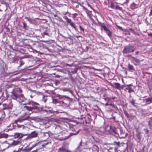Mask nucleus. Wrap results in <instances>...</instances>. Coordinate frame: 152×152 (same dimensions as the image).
<instances>
[{"instance_id": "f257e3e1", "label": "nucleus", "mask_w": 152, "mask_h": 152, "mask_svg": "<svg viewBox=\"0 0 152 152\" xmlns=\"http://www.w3.org/2000/svg\"><path fill=\"white\" fill-rule=\"evenodd\" d=\"M22 91L20 88H18L13 89L11 92V97L13 99L16 100L19 103L25 102L24 104L26 105L23 108L24 110L32 111L33 110L38 109V103L32 100L25 101L26 99L23 94H20Z\"/></svg>"}, {"instance_id": "f03ea898", "label": "nucleus", "mask_w": 152, "mask_h": 152, "mask_svg": "<svg viewBox=\"0 0 152 152\" xmlns=\"http://www.w3.org/2000/svg\"><path fill=\"white\" fill-rule=\"evenodd\" d=\"M79 131L76 133H70L69 134L67 132H63L60 133L58 136V139L60 140H63L69 138L70 137L78 134Z\"/></svg>"}, {"instance_id": "7ed1b4c3", "label": "nucleus", "mask_w": 152, "mask_h": 152, "mask_svg": "<svg viewBox=\"0 0 152 152\" xmlns=\"http://www.w3.org/2000/svg\"><path fill=\"white\" fill-rule=\"evenodd\" d=\"M134 47L131 45H128L125 47L123 50V53L124 54H127L129 53L133 52L134 50Z\"/></svg>"}, {"instance_id": "20e7f679", "label": "nucleus", "mask_w": 152, "mask_h": 152, "mask_svg": "<svg viewBox=\"0 0 152 152\" xmlns=\"http://www.w3.org/2000/svg\"><path fill=\"white\" fill-rule=\"evenodd\" d=\"M11 143H9V145L10 146H14L17 145H19L22 144L23 140H18L16 141L12 140Z\"/></svg>"}, {"instance_id": "39448f33", "label": "nucleus", "mask_w": 152, "mask_h": 152, "mask_svg": "<svg viewBox=\"0 0 152 152\" xmlns=\"http://www.w3.org/2000/svg\"><path fill=\"white\" fill-rule=\"evenodd\" d=\"M28 135V137L25 139L26 140L29 138L31 139L37 137L38 135V133L37 132L34 131L31 132V134Z\"/></svg>"}, {"instance_id": "423d86ee", "label": "nucleus", "mask_w": 152, "mask_h": 152, "mask_svg": "<svg viewBox=\"0 0 152 152\" xmlns=\"http://www.w3.org/2000/svg\"><path fill=\"white\" fill-rule=\"evenodd\" d=\"M28 134H23L22 133H15L14 134V136L15 138H21L23 136H27Z\"/></svg>"}, {"instance_id": "0eeeda50", "label": "nucleus", "mask_w": 152, "mask_h": 152, "mask_svg": "<svg viewBox=\"0 0 152 152\" xmlns=\"http://www.w3.org/2000/svg\"><path fill=\"white\" fill-rule=\"evenodd\" d=\"M4 107V110L7 109H11L12 107V103H10L9 104H3Z\"/></svg>"}, {"instance_id": "6e6552de", "label": "nucleus", "mask_w": 152, "mask_h": 152, "mask_svg": "<svg viewBox=\"0 0 152 152\" xmlns=\"http://www.w3.org/2000/svg\"><path fill=\"white\" fill-rule=\"evenodd\" d=\"M68 151L65 148V146L64 145L58 149V152H68Z\"/></svg>"}, {"instance_id": "1a4fd4ad", "label": "nucleus", "mask_w": 152, "mask_h": 152, "mask_svg": "<svg viewBox=\"0 0 152 152\" xmlns=\"http://www.w3.org/2000/svg\"><path fill=\"white\" fill-rule=\"evenodd\" d=\"M29 116H28L26 118H18V119L15 121V122L16 123L19 122H23V121L27 120H28L29 118Z\"/></svg>"}, {"instance_id": "9d476101", "label": "nucleus", "mask_w": 152, "mask_h": 152, "mask_svg": "<svg viewBox=\"0 0 152 152\" xmlns=\"http://www.w3.org/2000/svg\"><path fill=\"white\" fill-rule=\"evenodd\" d=\"M5 116V113L3 111L0 112V124L1 123Z\"/></svg>"}, {"instance_id": "9b49d317", "label": "nucleus", "mask_w": 152, "mask_h": 152, "mask_svg": "<svg viewBox=\"0 0 152 152\" xmlns=\"http://www.w3.org/2000/svg\"><path fill=\"white\" fill-rule=\"evenodd\" d=\"M37 145V144H35L34 145H33L31 147L24 149L23 150V151H26V152H29L33 148L36 146Z\"/></svg>"}, {"instance_id": "f8f14e48", "label": "nucleus", "mask_w": 152, "mask_h": 152, "mask_svg": "<svg viewBox=\"0 0 152 152\" xmlns=\"http://www.w3.org/2000/svg\"><path fill=\"white\" fill-rule=\"evenodd\" d=\"M136 136L138 139V140H137V142H139L141 140V136L140 134V133L138 131H136Z\"/></svg>"}, {"instance_id": "ddd939ff", "label": "nucleus", "mask_w": 152, "mask_h": 152, "mask_svg": "<svg viewBox=\"0 0 152 152\" xmlns=\"http://www.w3.org/2000/svg\"><path fill=\"white\" fill-rule=\"evenodd\" d=\"M99 148L96 145H94L92 148L93 152H99Z\"/></svg>"}, {"instance_id": "4468645a", "label": "nucleus", "mask_w": 152, "mask_h": 152, "mask_svg": "<svg viewBox=\"0 0 152 152\" xmlns=\"http://www.w3.org/2000/svg\"><path fill=\"white\" fill-rule=\"evenodd\" d=\"M105 31L106 33L110 37H111L112 36V32L107 28H106Z\"/></svg>"}, {"instance_id": "2eb2a0df", "label": "nucleus", "mask_w": 152, "mask_h": 152, "mask_svg": "<svg viewBox=\"0 0 152 152\" xmlns=\"http://www.w3.org/2000/svg\"><path fill=\"white\" fill-rule=\"evenodd\" d=\"M8 134H0V138H7L8 137Z\"/></svg>"}, {"instance_id": "dca6fc26", "label": "nucleus", "mask_w": 152, "mask_h": 152, "mask_svg": "<svg viewBox=\"0 0 152 152\" xmlns=\"http://www.w3.org/2000/svg\"><path fill=\"white\" fill-rule=\"evenodd\" d=\"M70 26L73 27L75 29L76 31L77 30V26L75 25V24L73 22L71 23L70 24Z\"/></svg>"}, {"instance_id": "f3484780", "label": "nucleus", "mask_w": 152, "mask_h": 152, "mask_svg": "<svg viewBox=\"0 0 152 152\" xmlns=\"http://www.w3.org/2000/svg\"><path fill=\"white\" fill-rule=\"evenodd\" d=\"M115 87L116 88L120 90L121 88V86L120 84L118 83H115Z\"/></svg>"}, {"instance_id": "a211bd4d", "label": "nucleus", "mask_w": 152, "mask_h": 152, "mask_svg": "<svg viewBox=\"0 0 152 152\" xmlns=\"http://www.w3.org/2000/svg\"><path fill=\"white\" fill-rule=\"evenodd\" d=\"M98 23L103 28L104 30H106V29L107 28L105 26V25L103 23H102L99 22H98Z\"/></svg>"}, {"instance_id": "6ab92c4d", "label": "nucleus", "mask_w": 152, "mask_h": 152, "mask_svg": "<svg viewBox=\"0 0 152 152\" xmlns=\"http://www.w3.org/2000/svg\"><path fill=\"white\" fill-rule=\"evenodd\" d=\"M145 100L146 102H149V103H152V97L146 98Z\"/></svg>"}, {"instance_id": "aec40b11", "label": "nucleus", "mask_w": 152, "mask_h": 152, "mask_svg": "<svg viewBox=\"0 0 152 152\" xmlns=\"http://www.w3.org/2000/svg\"><path fill=\"white\" fill-rule=\"evenodd\" d=\"M128 68L129 70H134L133 66L130 64H129Z\"/></svg>"}, {"instance_id": "412c9836", "label": "nucleus", "mask_w": 152, "mask_h": 152, "mask_svg": "<svg viewBox=\"0 0 152 152\" xmlns=\"http://www.w3.org/2000/svg\"><path fill=\"white\" fill-rule=\"evenodd\" d=\"M132 59L133 60L135 61L137 63H140V61L138 59L133 57L132 56Z\"/></svg>"}, {"instance_id": "4be33fe9", "label": "nucleus", "mask_w": 152, "mask_h": 152, "mask_svg": "<svg viewBox=\"0 0 152 152\" xmlns=\"http://www.w3.org/2000/svg\"><path fill=\"white\" fill-rule=\"evenodd\" d=\"M126 89L128 90V92L129 93L132 92H134V91L133 89H132L130 87H128L126 88Z\"/></svg>"}, {"instance_id": "5701e85b", "label": "nucleus", "mask_w": 152, "mask_h": 152, "mask_svg": "<svg viewBox=\"0 0 152 152\" xmlns=\"http://www.w3.org/2000/svg\"><path fill=\"white\" fill-rule=\"evenodd\" d=\"M148 124L150 129H152V118H151V120L149 121Z\"/></svg>"}, {"instance_id": "b1692460", "label": "nucleus", "mask_w": 152, "mask_h": 152, "mask_svg": "<svg viewBox=\"0 0 152 152\" xmlns=\"http://www.w3.org/2000/svg\"><path fill=\"white\" fill-rule=\"evenodd\" d=\"M60 104L62 106H66L67 104L65 103L64 101H61L60 102Z\"/></svg>"}, {"instance_id": "393cba45", "label": "nucleus", "mask_w": 152, "mask_h": 152, "mask_svg": "<svg viewBox=\"0 0 152 152\" xmlns=\"http://www.w3.org/2000/svg\"><path fill=\"white\" fill-rule=\"evenodd\" d=\"M13 73H15L14 74V75H17V74H18L19 73H20V71H16L15 72H10V74H13Z\"/></svg>"}, {"instance_id": "a878e982", "label": "nucleus", "mask_w": 152, "mask_h": 152, "mask_svg": "<svg viewBox=\"0 0 152 152\" xmlns=\"http://www.w3.org/2000/svg\"><path fill=\"white\" fill-rule=\"evenodd\" d=\"M129 102L134 106H136L135 105V103L134 99H132V101H130Z\"/></svg>"}, {"instance_id": "bb28decb", "label": "nucleus", "mask_w": 152, "mask_h": 152, "mask_svg": "<svg viewBox=\"0 0 152 152\" xmlns=\"http://www.w3.org/2000/svg\"><path fill=\"white\" fill-rule=\"evenodd\" d=\"M19 63L20 65L18 66L19 67L21 66L22 65H23L24 64V62L22 60L20 61H19Z\"/></svg>"}, {"instance_id": "cd10ccee", "label": "nucleus", "mask_w": 152, "mask_h": 152, "mask_svg": "<svg viewBox=\"0 0 152 152\" xmlns=\"http://www.w3.org/2000/svg\"><path fill=\"white\" fill-rule=\"evenodd\" d=\"M86 118H88V120H91V115L89 114H88L87 115Z\"/></svg>"}, {"instance_id": "c85d7f7f", "label": "nucleus", "mask_w": 152, "mask_h": 152, "mask_svg": "<svg viewBox=\"0 0 152 152\" xmlns=\"http://www.w3.org/2000/svg\"><path fill=\"white\" fill-rule=\"evenodd\" d=\"M77 69L76 68L74 69L73 71H72V72L73 74H75L77 72Z\"/></svg>"}, {"instance_id": "c756f323", "label": "nucleus", "mask_w": 152, "mask_h": 152, "mask_svg": "<svg viewBox=\"0 0 152 152\" xmlns=\"http://www.w3.org/2000/svg\"><path fill=\"white\" fill-rule=\"evenodd\" d=\"M67 19V22L68 23H69L70 24L71 23H72V20L71 19H69L68 18H66Z\"/></svg>"}, {"instance_id": "7c9ffc66", "label": "nucleus", "mask_w": 152, "mask_h": 152, "mask_svg": "<svg viewBox=\"0 0 152 152\" xmlns=\"http://www.w3.org/2000/svg\"><path fill=\"white\" fill-rule=\"evenodd\" d=\"M43 34L44 35H47V36H49V34L47 32V31H46L45 32H44L43 33Z\"/></svg>"}, {"instance_id": "2f4dec72", "label": "nucleus", "mask_w": 152, "mask_h": 152, "mask_svg": "<svg viewBox=\"0 0 152 152\" xmlns=\"http://www.w3.org/2000/svg\"><path fill=\"white\" fill-rule=\"evenodd\" d=\"M78 15V14L77 13H74L73 14V16L72 18H76L77 15Z\"/></svg>"}, {"instance_id": "473e14b6", "label": "nucleus", "mask_w": 152, "mask_h": 152, "mask_svg": "<svg viewBox=\"0 0 152 152\" xmlns=\"http://www.w3.org/2000/svg\"><path fill=\"white\" fill-rule=\"evenodd\" d=\"M49 143V142H47L46 143H44L43 144H42V147H44V146H46Z\"/></svg>"}, {"instance_id": "72a5a7b5", "label": "nucleus", "mask_w": 152, "mask_h": 152, "mask_svg": "<svg viewBox=\"0 0 152 152\" xmlns=\"http://www.w3.org/2000/svg\"><path fill=\"white\" fill-rule=\"evenodd\" d=\"M23 28L24 29L26 28V26H27V25H26V23L24 22H23Z\"/></svg>"}, {"instance_id": "f704fd0d", "label": "nucleus", "mask_w": 152, "mask_h": 152, "mask_svg": "<svg viewBox=\"0 0 152 152\" xmlns=\"http://www.w3.org/2000/svg\"><path fill=\"white\" fill-rule=\"evenodd\" d=\"M124 114L126 116L127 118L129 117V114L127 113V112L126 111H125L124 112Z\"/></svg>"}, {"instance_id": "c9c22d12", "label": "nucleus", "mask_w": 152, "mask_h": 152, "mask_svg": "<svg viewBox=\"0 0 152 152\" xmlns=\"http://www.w3.org/2000/svg\"><path fill=\"white\" fill-rule=\"evenodd\" d=\"M79 28L81 30L84 31V28H83V27H82L81 26H79Z\"/></svg>"}, {"instance_id": "e433bc0d", "label": "nucleus", "mask_w": 152, "mask_h": 152, "mask_svg": "<svg viewBox=\"0 0 152 152\" xmlns=\"http://www.w3.org/2000/svg\"><path fill=\"white\" fill-rule=\"evenodd\" d=\"M62 90L64 91H68V89L66 88H64L62 89Z\"/></svg>"}, {"instance_id": "4c0bfd02", "label": "nucleus", "mask_w": 152, "mask_h": 152, "mask_svg": "<svg viewBox=\"0 0 152 152\" xmlns=\"http://www.w3.org/2000/svg\"><path fill=\"white\" fill-rule=\"evenodd\" d=\"M132 84V83L131 84H129V85H126L125 86V87H129L130 86H133Z\"/></svg>"}, {"instance_id": "58836bf2", "label": "nucleus", "mask_w": 152, "mask_h": 152, "mask_svg": "<svg viewBox=\"0 0 152 152\" xmlns=\"http://www.w3.org/2000/svg\"><path fill=\"white\" fill-rule=\"evenodd\" d=\"M111 7L112 8H113V9L114 8V6L113 3H111Z\"/></svg>"}, {"instance_id": "ea45409f", "label": "nucleus", "mask_w": 152, "mask_h": 152, "mask_svg": "<svg viewBox=\"0 0 152 152\" xmlns=\"http://www.w3.org/2000/svg\"><path fill=\"white\" fill-rule=\"evenodd\" d=\"M114 143H116V144H117V145L118 146H119V145H120V142H114Z\"/></svg>"}, {"instance_id": "a19ab883", "label": "nucleus", "mask_w": 152, "mask_h": 152, "mask_svg": "<svg viewBox=\"0 0 152 152\" xmlns=\"http://www.w3.org/2000/svg\"><path fill=\"white\" fill-rule=\"evenodd\" d=\"M115 7H116V9H120V10L121 9V7H119V6H118V5L116 6Z\"/></svg>"}, {"instance_id": "79ce46f5", "label": "nucleus", "mask_w": 152, "mask_h": 152, "mask_svg": "<svg viewBox=\"0 0 152 152\" xmlns=\"http://www.w3.org/2000/svg\"><path fill=\"white\" fill-rule=\"evenodd\" d=\"M88 6L89 7H90L91 9H92L94 11V8L92 7L90 4H88Z\"/></svg>"}, {"instance_id": "37998d69", "label": "nucleus", "mask_w": 152, "mask_h": 152, "mask_svg": "<svg viewBox=\"0 0 152 152\" xmlns=\"http://www.w3.org/2000/svg\"><path fill=\"white\" fill-rule=\"evenodd\" d=\"M82 143V141L81 140V141L80 142V145L79 146L77 147L78 148H80V147L81 146V144Z\"/></svg>"}, {"instance_id": "c03bdc74", "label": "nucleus", "mask_w": 152, "mask_h": 152, "mask_svg": "<svg viewBox=\"0 0 152 152\" xmlns=\"http://www.w3.org/2000/svg\"><path fill=\"white\" fill-rule=\"evenodd\" d=\"M79 131V132H78V133L80 132V130L79 129H77V130H75V131H73V132L72 133H76L77 132V131Z\"/></svg>"}, {"instance_id": "a18cd8bd", "label": "nucleus", "mask_w": 152, "mask_h": 152, "mask_svg": "<svg viewBox=\"0 0 152 152\" xmlns=\"http://www.w3.org/2000/svg\"><path fill=\"white\" fill-rule=\"evenodd\" d=\"M152 15V9L151 10L149 14V16H151Z\"/></svg>"}, {"instance_id": "49530a36", "label": "nucleus", "mask_w": 152, "mask_h": 152, "mask_svg": "<svg viewBox=\"0 0 152 152\" xmlns=\"http://www.w3.org/2000/svg\"><path fill=\"white\" fill-rule=\"evenodd\" d=\"M118 27L120 30H123V28L122 27H121L120 26H118Z\"/></svg>"}, {"instance_id": "de8ad7c7", "label": "nucleus", "mask_w": 152, "mask_h": 152, "mask_svg": "<svg viewBox=\"0 0 152 152\" xmlns=\"http://www.w3.org/2000/svg\"><path fill=\"white\" fill-rule=\"evenodd\" d=\"M35 95L34 94H31L30 95V97L31 98H32Z\"/></svg>"}, {"instance_id": "09e8293b", "label": "nucleus", "mask_w": 152, "mask_h": 152, "mask_svg": "<svg viewBox=\"0 0 152 152\" xmlns=\"http://www.w3.org/2000/svg\"><path fill=\"white\" fill-rule=\"evenodd\" d=\"M47 100L45 99H42V101L44 102H46Z\"/></svg>"}, {"instance_id": "8fccbe9b", "label": "nucleus", "mask_w": 152, "mask_h": 152, "mask_svg": "<svg viewBox=\"0 0 152 152\" xmlns=\"http://www.w3.org/2000/svg\"><path fill=\"white\" fill-rule=\"evenodd\" d=\"M66 18H68V17L66 16H64V18L65 19L67 20V19Z\"/></svg>"}, {"instance_id": "3c124183", "label": "nucleus", "mask_w": 152, "mask_h": 152, "mask_svg": "<svg viewBox=\"0 0 152 152\" xmlns=\"http://www.w3.org/2000/svg\"><path fill=\"white\" fill-rule=\"evenodd\" d=\"M113 106L115 108H117V106L114 104H113Z\"/></svg>"}, {"instance_id": "603ef678", "label": "nucleus", "mask_w": 152, "mask_h": 152, "mask_svg": "<svg viewBox=\"0 0 152 152\" xmlns=\"http://www.w3.org/2000/svg\"><path fill=\"white\" fill-rule=\"evenodd\" d=\"M148 35L150 36H151L152 37V33H150Z\"/></svg>"}, {"instance_id": "864d4df0", "label": "nucleus", "mask_w": 152, "mask_h": 152, "mask_svg": "<svg viewBox=\"0 0 152 152\" xmlns=\"http://www.w3.org/2000/svg\"><path fill=\"white\" fill-rule=\"evenodd\" d=\"M61 36L63 37L65 39H66V38L65 37V36H63V35H61Z\"/></svg>"}, {"instance_id": "5fc2aeb1", "label": "nucleus", "mask_w": 152, "mask_h": 152, "mask_svg": "<svg viewBox=\"0 0 152 152\" xmlns=\"http://www.w3.org/2000/svg\"><path fill=\"white\" fill-rule=\"evenodd\" d=\"M16 60L15 59H14V60L11 61V62L12 63H14L15 62V61Z\"/></svg>"}, {"instance_id": "6e6d98bb", "label": "nucleus", "mask_w": 152, "mask_h": 152, "mask_svg": "<svg viewBox=\"0 0 152 152\" xmlns=\"http://www.w3.org/2000/svg\"><path fill=\"white\" fill-rule=\"evenodd\" d=\"M139 53V51H137L136 52H135V53L136 55H137L138 53Z\"/></svg>"}, {"instance_id": "4d7b16f0", "label": "nucleus", "mask_w": 152, "mask_h": 152, "mask_svg": "<svg viewBox=\"0 0 152 152\" xmlns=\"http://www.w3.org/2000/svg\"><path fill=\"white\" fill-rule=\"evenodd\" d=\"M95 69L96 70L98 71H101V70L100 69Z\"/></svg>"}, {"instance_id": "13d9d810", "label": "nucleus", "mask_w": 152, "mask_h": 152, "mask_svg": "<svg viewBox=\"0 0 152 152\" xmlns=\"http://www.w3.org/2000/svg\"><path fill=\"white\" fill-rule=\"evenodd\" d=\"M95 69L96 70L98 71H101V70L100 69Z\"/></svg>"}, {"instance_id": "bf43d9fd", "label": "nucleus", "mask_w": 152, "mask_h": 152, "mask_svg": "<svg viewBox=\"0 0 152 152\" xmlns=\"http://www.w3.org/2000/svg\"><path fill=\"white\" fill-rule=\"evenodd\" d=\"M38 150V149H36V150H34V151L33 152H37Z\"/></svg>"}, {"instance_id": "052dcab7", "label": "nucleus", "mask_w": 152, "mask_h": 152, "mask_svg": "<svg viewBox=\"0 0 152 152\" xmlns=\"http://www.w3.org/2000/svg\"><path fill=\"white\" fill-rule=\"evenodd\" d=\"M54 17H58V16L56 15H54Z\"/></svg>"}, {"instance_id": "680f3d73", "label": "nucleus", "mask_w": 152, "mask_h": 152, "mask_svg": "<svg viewBox=\"0 0 152 152\" xmlns=\"http://www.w3.org/2000/svg\"><path fill=\"white\" fill-rule=\"evenodd\" d=\"M13 152H18V151H14Z\"/></svg>"}, {"instance_id": "e2e57ef3", "label": "nucleus", "mask_w": 152, "mask_h": 152, "mask_svg": "<svg viewBox=\"0 0 152 152\" xmlns=\"http://www.w3.org/2000/svg\"><path fill=\"white\" fill-rule=\"evenodd\" d=\"M108 105L109 104L107 103H106V105Z\"/></svg>"}, {"instance_id": "0e129e2a", "label": "nucleus", "mask_w": 152, "mask_h": 152, "mask_svg": "<svg viewBox=\"0 0 152 152\" xmlns=\"http://www.w3.org/2000/svg\"><path fill=\"white\" fill-rule=\"evenodd\" d=\"M45 97V96H44V95H43V96H42V98H44Z\"/></svg>"}, {"instance_id": "69168bd1", "label": "nucleus", "mask_w": 152, "mask_h": 152, "mask_svg": "<svg viewBox=\"0 0 152 152\" xmlns=\"http://www.w3.org/2000/svg\"><path fill=\"white\" fill-rule=\"evenodd\" d=\"M78 119H83V118H78Z\"/></svg>"}, {"instance_id": "338daca9", "label": "nucleus", "mask_w": 152, "mask_h": 152, "mask_svg": "<svg viewBox=\"0 0 152 152\" xmlns=\"http://www.w3.org/2000/svg\"><path fill=\"white\" fill-rule=\"evenodd\" d=\"M9 147V146H8L7 147V148H8Z\"/></svg>"}, {"instance_id": "774afa93", "label": "nucleus", "mask_w": 152, "mask_h": 152, "mask_svg": "<svg viewBox=\"0 0 152 152\" xmlns=\"http://www.w3.org/2000/svg\"><path fill=\"white\" fill-rule=\"evenodd\" d=\"M25 45H26V44H25Z\"/></svg>"}]
</instances>
